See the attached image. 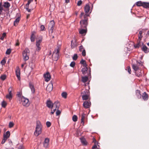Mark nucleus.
Returning a JSON list of instances; mask_svg holds the SVG:
<instances>
[{"instance_id":"f257e3e1","label":"nucleus","mask_w":149,"mask_h":149,"mask_svg":"<svg viewBox=\"0 0 149 149\" xmlns=\"http://www.w3.org/2000/svg\"><path fill=\"white\" fill-rule=\"evenodd\" d=\"M89 16L88 15L86 14H85L84 15V19L81 20L80 22L81 29L86 28L88 24V17Z\"/></svg>"},{"instance_id":"f03ea898","label":"nucleus","mask_w":149,"mask_h":149,"mask_svg":"<svg viewBox=\"0 0 149 149\" xmlns=\"http://www.w3.org/2000/svg\"><path fill=\"white\" fill-rule=\"evenodd\" d=\"M42 126L40 122H37L36 130L34 132V135L38 136L42 132Z\"/></svg>"},{"instance_id":"7ed1b4c3","label":"nucleus","mask_w":149,"mask_h":149,"mask_svg":"<svg viewBox=\"0 0 149 149\" xmlns=\"http://www.w3.org/2000/svg\"><path fill=\"white\" fill-rule=\"evenodd\" d=\"M60 50V48L59 47H57L54 51L52 57V59L54 61H56L59 58V52Z\"/></svg>"},{"instance_id":"20e7f679","label":"nucleus","mask_w":149,"mask_h":149,"mask_svg":"<svg viewBox=\"0 0 149 149\" xmlns=\"http://www.w3.org/2000/svg\"><path fill=\"white\" fill-rule=\"evenodd\" d=\"M30 51L29 49L27 48H26L22 52V56L23 59L25 61L28 60L29 59V56L28 54L29 53Z\"/></svg>"},{"instance_id":"39448f33","label":"nucleus","mask_w":149,"mask_h":149,"mask_svg":"<svg viewBox=\"0 0 149 149\" xmlns=\"http://www.w3.org/2000/svg\"><path fill=\"white\" fill-rule=\"evenodd\" d=\"M22 104L24 106L28 107L29 105V99L25 98L24 96H22L20 100Z\"/></svg>"},{"instance_id":"423d86ee","label":"nucleus","mask_w":149,"mask_h":149,"mask_svg":"<svg viewBox=\"0 0 149 149\" xmlns=\"http://www.w3.org/2000/svg\"><path fill=\"white\" fill-rule=\"evenodd\" d=\"M89 3L91 4L90 3H87L86 4L84 7V11L86 13H88L89 12L91 13L92 11L93 7V4H92V8L91 9H90Z\"/></svg>"},{"instance_id":"0eeeda50","label":"nucleus","mask_w":149,"mask_h":149,"mask_svg":"<svg viewBox=\"0 0 149 149\" xmlns=\"http://www.w3.org/2000/svg\"><path fill=\"white\" fill-rule=\"evenodd\" d=\"M55 23L54 20L51 21L49 22L48 29L49 33H52L54 30V26Z\"/></svg>"},{"instance_id":"6e6552de","label":"nucleus","mask_w":149,"mask_h":149,"mask_svg":"<svg viewBox=\"0 0 149 149\" xmlns=\"http://www.w3.org/2000/svg\"><path fill=\"white\" fill-rule=\"evenodd\" d=\"M12 89L11 87L9 88L8 89L9 93L6 95V98L9 99V100H11L12 98Z\"/></svg>"},{"instance_id":"1a4fd4ad","label":"nucleus","mask_w":149,"mask_h":149,"mask_svg":"<svg viewBox=\"0 0 149 149\" xmlns=\"http://www.w3.org/2000/svg\"><path fill=\"white\" fill-rule=\"evenodd\" d=\"M44 77L45 79V81L47 82L49 81L51 78V75L48 72L44 74Z\"/></svg>"},{"instance_id":"9d476101","label":"nucleus","mask_w":149,"mask_h":149,"mask_svg":"<svg viewBox=\"0 0 149 149\" xmlns=\"http://www.w3.org/2000/svg\"><path fill=\"white\" fill-rule=\"evenodd\" d=\"M42 41L41 39L37 40L36 42V46L37 47L36 50L37 51H39L41 49L40 44Z\"/></svg>"},{"instance_id":"9b49d317","label":"nucleus","mask_w":149,"mask_h":149,"mask_svg":"<svg viewBox=\"0 0 149 149\" xmlns=\"http://www.w3.org/2000/svg\"><path fill=\"white\" fill-rule=\"evenodd\" d=\"M91 104L90 101H86L84 102L83 105L85 108H89L90 107Z\"/></svg>"},{"instance_id":"f8f14e48","label":"nucleus","mask_w":149,"mask_h":149,"mask_svg":"<svg viewBox=\"0 0 149 149\" xmlns=\"http://www.w3.org/2000/svg\"><path fill=\"white\" fill-rule=\"evenodd\" d=\"M147 30V29H142V31H140L139 32L138 34V39L137 40L141 41L143 38L142 33L143 31Z\"/></svg>"},{"instance_id":"ddd939ff","label":"nucleus","mask_w":149,"mask_h":149,"mask_svg":"<svg viewBox=\"0 0 149 149\" xmlns=\"http://www.w3.org/2000/svg\"><path fill=\"white\" fill-rule=\"evenodd\" d=\"M80 117L81 118V121H84L87 120V115L83 112L81 113Z\"/></svg>"},{"instance_id":"4468645a","label":"nucleus","mask_w":149,"mask_h":149,"mask_svg":"<svg viewBox=\"0 0 149 149\" xmlns=\"http://www.w3.org/2000/svg\"><path fill=\"white\" fill-rule=\"evenodd\" d=\"M53 88V84L52 83H50L48 84L46 90L47 92H49L52 90Z\"/></svg>"},{"instance_id":"2eb2a0df","label":"nucleus","mask_w":149,"mask_h":149,"mask_svg":"<svg viewBox=\"0 0 149 149\" xmlns=\"http://www.w3.org/2000/svg\"><path fill=\"white\" fill-rule=\"evenodd\" d=\"M29 88L31 89V91L32 93H34L35 89L33 84L31 82H29Z\"/></svg>"},{"instance_id":"dca6fc26","label":"nucleus","mask_w":149,"mask_h":149,"mask_svg":"<svg viewBox=\"0 0 149 149\" xmlns=\"http://www.w3.org/2000/svg\"><path fill=\"white\" fill-rule=\"evenodd\" d=\"M87 31L86 28H83L80 29L79 32L80 34L83 35H85L86 34Z\"/></svg>"},{"instance_id":"f3484780","label":"nucleus","mask_w":149,"mask_h":149,"mask_svg":"<svg viewBox=\"0 0 149 149\" xmlns=\"http://www.w3.org/2000/svg\"><path fill=\"white\" fill-rule=\"evenodd\" d=\"M142 97V99L145 101L147 100L148 98V95L146 92H144L143 93Z\"/></svg>"},{"instance_id":"a211bd4d","label":"nucleus","mask_w":149,"mask_h":149,"mask_svg":"<svg viewBox=\"0 0 149 149\" xmlns=\"http://www.w3.org/2000/svg\"><path fill=\"white\" fill-rule=\"evenodd\" d=\"M53 103L50 100H47L46 102L47 106L49 108H53Z\"/></svg>"},{"instance_id":"6ab92c4d","label":"nucleus","mask_w":149,"mask_h":149,"mask_svg":"<svg viewBox=\"0 0 149 149\" xmlns=\"http://www.w3.org/2000/svg\"><path fill=\"white\" fill-rule=\"evenodd\" d=\"M53 108H57V109H58L60 106V103L58 101H57L53 104Z\"/></svg>"},{"instance_id":"aec40b11","label":"nucleus","mask_w":149,"mask_h":149,"mask_svg":"<svg viewBox=\"0 0 149 149\" xmlns=\"http://www.w3.org/2000/svg\"><path fill=\"white\" fill-rule=\"evenodd\" d=\"M141 50L145 53H147L149 52V49L145 45H143L141 48Z\"/></svg>"},{"instance_id":"412c9836","label":"nucleus","mask_w":149,"mask_h":149,"mask_svg":"<svg viewBox=\"0 0 149 149\" xmlns=\"http://www.w3.org/2000/svg\"><path fill=\"white\" fill-rule=\"evenodd\" d=\"M49 139L47 138H46L45 139L44 143V146L45 147L47 148L49 145Z\"/></svg>"},{"instance_id":"4be33fe9","label":"nucleus","mask_w":149,"mask_h":149,"mask_svg":"<svg viewBox=\"0 0 149 149\" xmlns=\"http://www.w3.org/2000/svg\"><path fill=\"white\" fill-rule=\"evenodd\" d=\"M132 65V68L135 71H137L140 69L138 65L137 64H133Z\"/></svg>"},{"instance_id":"5701e85b","label":"nucleus","mask_w":149,"mask_h":149,"mask_svg":"<svg viewBox=\"0 0 149 149\" xmlns=\"http://www.w3.org/2000/svg\"><path fill=\"white\" fill-rule=\"evenodd\" d=\"M17 77V78L19 80H20V71L18 69H17L15 71Z\"/></svg>"},{"instance_id":"b1692460","label":"nucleus","mask_w":149,"mask_h":149,"mask_svg":"<svg viewBox=\"0 0 149 149\" xmlns=\"http://www.w3.org/2000/svg\"><path fill=\"white\" fill-rule=\"evenodd\" d=\"M84 67L82 69L81 71L84 75H85L87 73L88 68L87 67Z\"/></svg>"},{"instance_id":"393cba45","label":"nucleus","mask_w":149,"mask_h":149,"mask_svg":"<svg viewBox=\"0 0 149 149\" xmlns=\"http://www.w3.org/2000/svg\"><path fill=\"white\" fill-rule=\"evenodd\" d=\"M141 70L140 69L135 72V73L136 75L138 77H140L142 76V73Z\"/></svg>"},{"instance_id":"a878e982","label":"nucleus","mask_w":149,"mask_h":149,"mask_svg":"<svg viewBox=\"0 0 149 149\" xmlns=\"http://www.w3.org/2000/svg\"><path fill=\"white\" fill-rule=\"evenodd\" d=\"M71 48L72 49H73L75 47L77 46V43L75 41H73V40L71 41Z\"/></svg>"},{"instance_id":"bb28decb","label":"nucleus","mask_w":149,"mask_h":149,"mask_svg":"<svg viewBox=\"0 0 149 149\" xmlns=\"http://www.w3.org/2000/svg\"><path fill=\"white\" fill-rule=\"evenodd\" d=\"M136 95L138 98L139 99L141 97V93L140 91L138 90L136 91Z\"/></svg>"},{"instance_id":"cd10ccee","label":"nucleus","mask_w":149,"mask_h":149,"mask_svg":"<svg viewBox=\"0 0 149 149\" xmlns=\"http://www.w3.org/2000/svg\"><path fill=\"white\" fill-rule=\"evenodd\" d=\"M10 133L9 131H7L6 132V133L4 134L3 135V138H6V139H7L10 137Z\"/></svg>"},{"instance_id":"c85d7f7f","label":"nucleus","mask_w":149,"mask_h":149,"mask_svg":"<svg viewBox=\"0 0 149 149\" xmlns=\"http://www.w3.org/2000/svg\"><path fill=\"white\" fill-rule=\"evenodd\" d=\"M20 19V18L19 17H18L15 19L14 22V25L15 26H16L18 25V23L19 22Z\"/></svg>"},{"instance_id":"c756f323","label":"nucleus","mask_w":149,"mask_h":149,"mask_svg":"<svg viewBox=\"0 0 149 149\" xmlns=\"http://www.w3.org/2000/svg\"><path fill=\"white\" fill-rule=\"evenodd\" d=\"M143 7L146 8H149V3L143 2Z\"/></svg>"},{"instance_id":"7c9ffc66","label":"nucleus","mask_w":149,"mask_h":149,"mask_svg":"<svg viewBox=\"0 0 149 149\" xmlns=\"http://www.w3.org/2000/svg\"><path fill=\"white\" fill-rule=\"evenodd\" d=\"M3 6L6 8H8L10 6V4L8 2H5Z\"/></svg>"},{"instance_id":"2f4dec72","label":"nucleus","mask_w":149,"mask_h":149,"mask_svg":"<svg viewBox=\"0 0 149 149\" xmlns=\"http://www.w3.org/2000/svg\"><path fill=\"white\" fill-rule=\"evenodd\" d=\"M89 95V92L88 90H85L81 93V95Z\"/></svg>"},{"instance_id":"473e14b6","label":"nucleus","mask_w":149,"mask_h":149,"mask_svg":"<svg viewBox=\"0 0 149 149\" xmlns=\"http://www.w3.org/2000/svg\"><path fill=\"white\" fill-rule=\"evenodd\" d=\"M141 46V41L137 40V43L134 45V46L135 48H139Z\"/></svg>"},{"instance_id":"72a5a7b5","label":"nucleus","mask_w":149,"mask_h":149,"mask_svg":"<svg viewBox=\"0 0 149 149\" xmlns=\"http://www.w3.org/2000/svg\"><path fill=\"white\" fill-rule=\"evenodd\" d=\"M88 79V77L87 76H85L82 77V81L84 83L86 82Z\"/></svg>"},{"instance_id":"f704fd0d","label":"nucleus","mask_w":149,"mask_h":149,"mask_svg":"<svg viewBox=\"0 0 149 149\" xmlns=\"http://www.w3.org/2000/svg\"><path fill=\"white\" fill-rule=\"evenodd\" d=\"M81 143L84 145H86L87 144V142L86 139L84 138H82L80 139Z\"/></svg>"},{"instance_id":"c9c22d12","label":"nucleus","mask_w":149,"mask_h":149,"mask_svg":"<svg viewBox=\"0 0 149 149\" xmlns=\"http://www.w3.org/2000/svg\"><path fill=\"white\" fill-rule=\"evenodd\" d=\"M80 63L83 65L84 67H86L87 66V64L85 61L83 59L81 60L80 62Z\"/></svg>"},{"instance_id":"e433bc0d","label":"nucleus","mask_w":149,"mask_h":149,"mask_svg":"<svg viewBox=\"0 0 149 149\" xmlns=\"http://www.w3.org/2000/svg\"><path fill=\"white\" fill-rule=\"evenodd\" d=\"M143 2H142L141 1H139L137 2L136 3V5L138 6H143Z\"/></svg>"},{"instance_id":"4c0bfd02","label":"nucleus","mask_w":149,"mask_h":149,"mask_svg":"<svg viewBox=\"0 0 149 149\" xmlns=\"http://www.w3.org/2000/svg\"><path fill=\"white\" fill-rule=\"evenodd\" d=\"M89 95H82V97L83 100H86L89 98Z\"/></svg>"},{"instance_id":"58836bf2","label":"nucleus","mask_w":149,"mask_h":149,"mask_svg":"<svg viewBox=\"0 0 149 149\" xmlns=\"http://www.w3.org/2000/svg\"><path fill=\"white\" fill-rule=\"evenodd\" d=\"M17 95L18 97V99L20 101V100L21 99V98H22V94L20 93V92H18L17 94Z\"/></svg>"},{"instance_id":"ea45409f","label":"nucleus","mask_w":149,"mask_h":149,"mask_svg":"<svg viewBox=\"0 0 149 149\" xmlns=\"http://www.w3.org/2000/svg\"><path fill=\"white\" fill-rule=\"evenodd\" d=\"M136 64L139 66H141L143 65V62L141 61H136Z\"/></svg>"},{"instance_id":"a19ab883","label":"nucleus","mask_w":149,"mask_h":149,"mask_svg":"<svg viewBox=\"0 0 149 149\" xmlns=\"http://www.w3.org/2000/svg\"><path fill=\"white\" fill-rule=\"evenodd\" d=\"M31 42H33L35 40V38L33 33H32L31 36Z\"/></svg>"},{"instance_id":"79ce46f5","label":"nucleus","mask_w":149,"mask_h":149,"mask_svg":"<svg viewBox=\"0 0 149 149\" xmlns=\"http://www.w3.org/2000/svg\"><path fill=\"white\" fill-rule=\"evenodd\" d=\"M62 97L64 98H66L67 96V93L65 92H63L61 94Z\"/></svg>"},{"instance_id":"37998d69","label":"nucleus","mask_w":149,"mask_h":149,"mask_svg":"<svg viewBox=\"0 0 149 149\" xmlns=\"http://www.w3.org/2000/svg\"><path fill=\"white\" fill-rule=\"evenodd\" d=\"M78 117L77 116L74 115L72 117V120L73 121H77V120Z\"/></svg>"},{"instance_id":"c03bdc74","label":"nucleus","mask_w":149,"mask_h":149,"mask_svg":"<svg viewBox=\"0 0 149 149\" xmlns=\"http://www.w3.org/2000/svg\"><path fill=\"white\" fill-rule=\"evenodd\" d=\"M7 105L6 102L5 101H3L1 103V106L2 107L5 108Z\"/></svg>"},{"instance_id":"a18cd8bd","label":"nucleus","mask_w":149,"mask_h":149,"mask_svg":"<svg viewBox=\"0 0 149 149\" xmlns=\"http://www.w3.org/2000/svg\"><path fill=\"white\" fill-rule=\"evenodd\" d=\"M0 78L1 80L4 81L6 78V75H1Z\"/></svg>"},{"instance_id":"49530a36","label":"nucleus","mask_w":149,"mask_h":149,"mask_svg":"<svg viewBox=\"0 0 149 149\" xmlns=\"http://www.w3.org/2000/svg\"><path fill=\"white\" fill-rule=\"evenodd\" d=\"M11 52V50L10 49H8L6 52V54L7 55H9L10 54Z\"/></svg>"},{"instance_id":"de8ad7c7","label":"nucleus","mask_w":149,"mask_h":149,"mask_svg":"<svg viewBox=\"0 0 149 149\" xmlns=\"http://www.w3.org/2000/svg\"><path fill=\"white\" fill-rule=\"evenodd\" d=\"M126 68H127L126 70H127V71L129 74H130L131 72L130 67L129 66H128Z\"/></svg>"},{"instance_id":"09e8293b","label":"nucleus","mask_w":149,"mask_h":149,"mask_svg":"<svg viewBox=\"0 0 149 149\" xmlns=\"http://www.w3.org/2000/svg\"><path fill=\"white\" fill-rule=\"evenodd\" d=\"M14 123L13 122H10L9 124V128H11L13 127L14 125Z\"/></svg>"},{"instance_id":"8fccbe9b","label":"nucleus","mask_w":149,"mask_h":149,"mask_svg":"<svg viewBox=\"0 0 149 149\" xmlns=\"http://www.w3.org/2000/svg\"><path fill=\"white\" fill-rule=\"evenodd\" d=\"M3 6L1 2L0 3V12L2 13L3 10Z\"/></svg>"},{"instance_id":"3c124183","label":"nucleus","mask_w":149,"mask_h":149,"mask_svg":"<svg viewBox=\"0 0 149 149\" xmlns=\"http://www.w3.org/2000/svg\"><path fill=\"white\" fill-rule=\"evenodd\" d=\"M78 58V56L77 54H74L73 57L72 58L74 60H77Z\"/></svg>"},{"instance_id":"603ef678","label":"nucleus","mask_w":149,"mask_h":149,"mask_svg":"<svg viewBox=\"0 0 149 149\" xmlns=\"http://www.w3.org/2000/svg\"><path fill=\"white\" fill-rule=\"evenodd\" d=\"M6 34L5 33H3L2 36L1 37V39L2 40H3L4 38L6 36Z\"/></svg>"},{"instance_id":"864d4df0","label":"nucleus","mask_w":149,"mask_h":149,"mask_svg":"<svg viewBox=\"0 0 149 149\" xmlns=\"http://www.w3.org/2000/svg\"><path fill=\"white\" fill-rule=\"evenodd\" d=\"M82 52V55L83 56H85L86 55V51L85 49H83V50L81 51Z\"/></svg>"},{"instance_id":"5fc2aeb1","label":"nucleus","mask_w":149,"mask_h":149,"mask_svg":"<svg viewBox=\"0 0 149 149\" xmlns=\"http://www.w3.org/2000/svg\"><path fill=\"white\" fill-rule=\"evenodd\" d=\"M83 49H84V47L82 45H81L79 46V50L80 52H81Z\"/></svg>"},{"instance_id":"6e6d98bb","label":"nucleus","mask_w":149,"mask_h":149,"mask_svg":"<svg viewBox=\"0 0 149 149\" xmlns=\"http://www.w3.org/2000/svg\"><path fill=\"white\" fill-rule=\"evenodd\" d=\"M75 63L74 62L72 61L70 63V66L72 67H74L75 65Z\"/></svg>"},{"instance_id":"4d7b16f0","label":"nucleus","mask_w":149,"mask_h":149,"mask_svg":"<svg viewBox=\"0 0 149 149\" xmlns=\"http://www.w3.org/2000/svg\"><path fill=\"white\" fill-rule=\"evenodd\" d=\"M40 30L41 31L45 30V27L43 25H42L40 27Z\"/></svg>"},{"instance_id":"13d9d810","label":"nucleus","mask_w":149,"mask_h":149,"mask_svg":"<svg viewBox=\"0 0 149 149\" xmlns=\"http://www.w3.org/2000/svg\"><path fill=\"white\" fill-rule=\"evenodd\" d=\"M33 0H29L28 1V2L26 5V6H29L30 3L33 1Z\"/></svg>"},{"instance_id":"bf43d9fd","label":"nucleus","mask_w":149,"mask_h":149,"mask_svg":"<svg viewBox=\"0 0 149 149\" xmlns=\"http://www.w3.org/2000/svg\"><path fill=\"white\" fill-rule=\"evenodd\" d=\"M46 124L47 127H49L51 125V123L50 122H47Z\"/></svg>"},{"instance_id":"052dcab7","label":"nucleus","mask_w":149,"mask_h":149,"mask_svg":"<svg viewBox=\"0 0 149 149\" xmlns=\"http://www.w3.org/2000/svg\"><path fill=\"white\" fill-rule=\"evenodd\" d=\"M6 62V61L5 60L3 59L1 61V63L2 65H4L5 64Z\"/></svg>"},{"instance_id":"680f3d73","label":"nucleus","mask_w":149,"mask_h":149,"mask_svg":"<svg viewBox=\"0 0 149 149\" xmlns=\"http://www.w3.org/2000/svg\"><path fill=\"white\" fill-rule=\"evenodd\" d=\"M82 3V1L81 0H79L77 2V6H80L81 5V4Z\"/></svg>"},{"instance_id":"e2e57ef3","label":"nucleus","mask_w":149,"mask_h":149,"mask_svg":"<svg viewBox=\"0 0 149 149\" xmlns=\"http://www.w3.org/2000/svg\"><path fill=\"white\" fill-rule=\"evenodd\" d=\"M7 140V139H6V137H5V138H3V139L1 143L2 144L4 143Z\"/></svg>"},{"instance_id":"0e129e2a","label":"nucleus","mask_w":149,"mask_h":149,"mask_svg":"<svg viewBox=\"0 0 149 149\" xmlns=\"http://www.w3.org/2000/svg\"><path fill=\"white\" fill-rule=\"evenodd\" d=\"M61 113V111L58 109H57V110L56 113V115H59Z\"/></svg>"},{"instance_id":"69168bd1","label":"nucleus","mask_w":149,"mask_h":149,"mask_svg":"<svg viewBox=\"0 0 149 149\" xmlns=\"http://www.w3.org/2000/svg\"><path fill=\"white\" fill-rule=\"evenodd\" d=\"M85 14H84V13H83V12H81L80 14V18H81L83 16L84 17V15Z\"/></svg>"},{"instance_id":"338daca9","label":"nucleus","mask_w":149,"mask_h":149,"mask_svg":"<svg viewBox=\"0 0 149 149\" xmlns=\"http://www.w3.org/2000/svg\"><path fill=\"white\" fill-rule=\"evenodd\" d=\"M26 9L28 12H29L31 11V9H29V6H26Z\"/></svg>"},{"instance_id":"774afa93","label":"nucleus","mask_w":149,"mask_h":149,"mask_svg":"<svg viewBox=\"0 0 149 149\" xmlns=\"http://www.w3.org/2000/svg\"><path fill=\"white\" fill-rule=\"evenodd\" d=\"M146 36L147 38L149 37V30L147 31Z\"/></svg>"}]
</instances>
